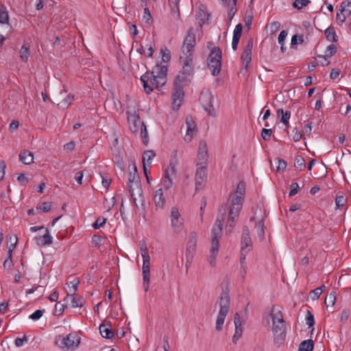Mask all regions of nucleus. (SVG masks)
<instances>
[{
	"label": "nucleus",
	"mask_w": 351,
	"mask_h": 351,
	"mask_svg": "<svg viewBox=\"0 0 351 351\" xmlns=\"http://www.w3.org/2000/svg\"><path fill=\"white\" fill-rule=\"evenodd\" d=\"M167 65L158 63L151 73L146 72L141 77L143 88L147 94L153 91V88H159L166 83Z\"/></svg>",
	"instance_id": "nucleus-1"
},
{
	"label": "nucleus",
	"mask_w": 351,
	"mask_h": 351,
	"mask_svg": "<svg viewBox=\"0 0 351 351\" xmlns=\"http://www.w3.org/2000/svg\"><path fill=\"white\" fill-rule=\"evenodd\" d=\"M216 304L219 305L220 308L216 320L215 329L217 331H221L223 328L225 318L228 313L230 304V299L228 290H223L221 292Z\"/></svg>",
	"instance_id": "nucleus-2"
},
{
	"label": "nucleus",
	"mask_w": 351,
	"mask_h": 351,
	"mask_svg": "<svg viewBox=\"0 0 351 351\" xmlns=\"http://www.w3.org/2000/svg\"><path fill=\"white\" fill-rule=\"evenodd\" d=\"M270 317L273 322L272 331L274 335L276 336L274 339V342L278 343V341H280V343H281L284 341L286 331V326L282 314L280 311L274 313L273 308L270 313Z\"/></svg>",
	"instance_id": "nucleus-3"
},
{
	"label": "nucleus",
	"mask_w": 351,
	"mask_h": 351,
	"mask_svg": "<svg viewBox=\"0 0 351 351\" xmlns=\"http://www.w3.org/2000/svg\"><path fill=\"white\" fill-rule=\"evenodd\" d=\"M140 249L141 252V255L143 259V267H142V272H143V287L145 292L149 290V284L150 279V267H149V261L150 257L148 253V249L147 245L145 241H141L140 243Z\"/></svg>",
	"instance_id": "nucleus-4"
},
{
	"label": "nucleus",
	"mask_w": 351,
	"mask_h": 351,
	"mask_svg": "<svg viewBox=\"0 0 351 351\" xmlns=\"http://www.w3.org/2000/svg\"><path fill=\"white\" fill-rule=\"evenodd\" d=\"M222 53L219 47H214L208 57V66L213 76L217 75L221 71Z\"/></svg>",
	"instance_id": "nucleus-5"
},
{
	"label": "nucleus",
	"mask_w": 351,
	"mask_h": 351,
	"mask_svg": "<svg viewBox=\"0 0 351 351\" xmlns=\"http://www.w3.org/2000/svg\"><path fill=\"white\" fill-rule=\"evenodd\" d=\"M186 57H180V60L183 59L182 70L176 76L177 82L186 84L189 82V77L193 75L194 69L193 66V56L185 55Z\"/></svg>",
	"instance_id": "nucleus-6"
},
{
	"label": "nucleus",
	"mask_w": 351,
	"mask_h": 351,
	"mask_svg": "<svg viewBox=\"0 0 351 351\" xmlns=\"http://www.w3.org/2000/svg\"><path fill=\"white\" fill-rule=\"evenodd\" d=\"M213 95L209 89L202 90L199 96V101L204 109L211 116H215V110L213 107Z\"/></svg>",
	"instance_id": "nucleus-7"
},
{
	"label": "nucleus",
	"mask_w": 351,
	"mask_h": 351,
	"mask_svg": "<svg viewBox=\"0 0 351 351\" xmlns=\"http://www.w3.org/2000/svg\"><path fill=\"white\" fill-rule=\"evenodd\" d=\"M219 214L217 218V220L212 228L211 231V241H218L221 237V231L223 227V222L225 219L226 209L220 208Z\"/></svg>",
	"instance_id": "nucleus-8"
},
{
	"label": "nucleus",
	"mask_w": 351,
	"mask_h": 351,
	"mask_svg": "<svg viewBox=\"0 0 351 351\" xmlns=\"http://www.w3.org/2000/svg\"><path fill=\"white\" fill-rule=\"evenodd\" d=\"M195 45V34L193 27L189 29L187 34L186 35L183 45L182 51L183 53L186 55L193 56V48Z\"/></svg>",
	"instance_id": "nucleus-9"
},
{
	"label": "nucleus",
	"mask_w": 351,
	"mask_h": 351,
	"mask_svg": "<svg viewBox=\"0 0 351 351\" xmlns=\"http://www.w3.org/2000/svg\"><path fill=\"white\" fill-rule=\"evenodd\" d=\"M80 343V337L75 333H70L62 339L59 346L63 350H68L78 347Z\"/></svg>",
	"instance_id": "nucleus-10"
},
{
	"label": "nucleus",
	"mask_w": 351,
	"mask_h": 351,
	"mask_svg": "<svg viewBox=\"0 0 351 351\" xmlns=\"http://www.w3.org/2000/svg\"><path fill=\"white\" fill-rule=\"evenodd\" d=\"M197 243V237L195 232H191L189 237V241L186 245V256L187 263H189L193 257Z\"/></svg>",
	"instance_id": "nucleus-11"
},
{
	"label": "nucleus",
	"mask_w": 351,
	"mask_h": 351,
	"mask_svg": "<svg viewBox=\"0 0 351 351\" xmlns=\"http://www.w3.org/2000/svg\"><path fill=\"white\" fill-rule=\"evenodd\" d=\"M207 179L206 168L205 166L201 165L197 168L195 173V185L196 189H202Z\"/></svg>",
	"instance_id": "nucleus-12"
},
{
	"label": "nucleus",
	"mask_w": 351,
	"mask_h": 351,
	"mask_svg": "<svg viewBox=\"0 0 351 351\" xmlns=\"http://www.w3.org/2000/svg\"><path fill=\"white\" fill-rule=\"evenodd\" d=\"M253 47V40L250 39L245 47L241 58L245 64V69H247L249 64L252 60V50Z\"/></svg>",
	"instance_id": "nucleus-13"
},
{
	"label": "nucleus",
	"mask_w": 351,
	"mask_h": 351,
	"mask_svg": "<svg viewBox=\"0 0 351 351\" xmlns=\"http://www.w3.org/2000/svg\"><path fill=\"white\" fill-rule=\"evenodd\" d=\"M64 301L66 304L70 302L71 306L73 308L82 307L84 304V298L75 293H67V295L64 299Z\"/></svg>",
	"instance_id": "nucleus-14"
},
{
	"label": "nucleus",
	"mask_w": 351,
	"mask_h": 351,
	"mask_svg": "<svg viewBox=\"0 0 351 351\" xmlns=\"http://www.w3.org/2000/svg\"><path fill=\"white\" fill-rule=\"evenodd\" d=\"M208 148L205 141H200L199 143L198 152H197V165H202L205 163L208 159Z\"/></svg>",
	"instance_id": "nucleus-15"
},
{
	"label": "nucleus",
	"mask_w": 351,
	"mask_h": 351,
	"mask_svg": "<svg viewBox=\"0 0 351 351\" xmlns=\"http://www.w3.org/2000/svg\"><path fill=\"white\" fill-rule=\"evenodd\" d=\"M171 226L175 232H180L182 226V219H180V215L176 208H173L171 212Z\"/></svg>",
	"instance_id": "nucleus-16"
},
{
	"label": "nucleus",
	"mask_w": 351,
	"mask_h": 351,
	"mask_svg": "<svg viewBox=\"0 0 351 351\" xmlns=\"http://www.w3.org/2000/svg\"><path fill=\"white\" fill-rule=\"evenodd\" d=\"M234 322L235 326V332L232 337V341L234 343H237V341L242 336V324L240 315L238 313H236L234 315Z\"/></svg>",
	"instance_id": "nucleus-17"
},
{
	"label": "nucleus",
	"mask_w": 351,
	"mask_h": 351,
	"mask_svg": "<svg viewBox=\"0 0 351 351\" xmlns=\"http://www.w3.org/2000/svg\"><path fill=\"white\" fill-rule=\"evenodd\" d=\"M128 182H131V184H132V182H134L136 184V188L139 192H141L140 194L141 195V188L139 180V176L137 172V168L134 165L132 166V170L129 169Z\"/></svg>",
	"instance_id": "nucleus-18"
},
{
	"label": "nucleus",
	"mask_w": 351,
	"mask_h": 351,
	"mask_svg": "<svg viewBox=\"0 0 351 351\" xmlns=\"http://www.w3.org/2000/svg\"><path fill=\"white\" fill-rule=\"evenodd\" d=\"M186 134L184 137L185 141H190L192 138L193 135L196 132V123L191 117L186 118Z\"/></svg>",
	"instance_id": "nucleus-19"
},
{
	"label": "nucleus",
	"mask_w": 351,
	"mask_h": 351,
	"mask_svg": "<svg viewBox=\"0 0 351 351\" xmlns=\"http://www.w3.org/2000/svg\"><path fill=\"white\" fill-rule=\"evenodd\" d=\"M241 243L242 251H245L247 247H251L252 245L250 235V230L246 226H244L243 228Z\"/></svg>",
	"instance_id": "nucleus-20"
},
{
	"label": "nucleus",
	"mask_w": 351,
	"mask_h": 351,
	"mask_svg": "<svg viewBox=\"0 0 351 351\" xmlns=\"http://www.w3.org/2000/svg\"><path fill=\"white\" fill-rule=\"evenodd\" d=\"M244 197L234 195L231 200V205L230 207V210L235 213H240L242 208Z\"/></svg>",
	"instance_id": "nucleus-21"
},
{
	"label": "nucleus",
	"mask_w": 351,
	"mask_h": 351,
	"mask_svg": "<svg viewBox=\"0 0 351 351\" xmlns=\"http://www.w3.org/2000/svg\"><path fill=\"white\" fill-rule=\"evenodd\" d=\"M184 93L183 90V83L175 81L172 99H184Z\"/></svg>",
	"instance_id": "nucleus-22"
},
{
	"label": "nucleus",
	"mask_w": 351,
	"mask_h": 351,
	"mask_svg": "<svg viewBox=\"0 0 351 351\" xmlns=\"http://www.w3.org/2000/svg\"><path fill=\"white\" fill-rule=\"evenodd\" d=\"M239 213H235L232 210H229V216L227 221L226 231L227 233H231L235 226L236 217L239 216Z\"/></svg>",
	"instance_id": "nucleus-23"
},
{
	"label": "nucleus",
	"mask_w": 351,
	"mask_h": 351,
	"mask_svg": "<svg viewBox=\"0 0 351 351\" xmlns=\"http://www.w3.org/2000/svg\"><path fill=\"white\" fill-rule=\"evenodd\" d=\"M35 239L38 245H49L53 243V237L50 235L47 228L43 236L37 237Z\"/></svg>",
	"instance_id": "nucleus-24"
},
{
	"label": "nucleus",
	"mask_w": 351,
	"mask_h": 351,
	"mask_svg": "<svg viewBox=\"0 0 351 351\" xmlns=\"http://www.w3.org/2000/svg\"><path fill=\"white\" fill-rule=\"evenodd\" d=\"M197 23L199 27H202L204 24L208 23L210 19V14L206 11L199 9L196 14Z\"/></svg>",
	"instance_id": "nucleus-25"
},
{
	"label": "nucleus",
	"mask_w": 351,
	"mask_h": 351,
	"mask_svg": "<svg viewBox=\"0 0 351 351\" xmlns=\"http://www.w3.org/2000/svg\"><path fill=\"white\" fill-rule=\"evenodd\" d=\"M219 243L218 241H211L210 255L209 256L210 265L213 267L216 263V256L218 253Z\"/></svg>",
	"instance_id": "nucleus-26"
},
{
	"label": "nucleus",
	"mask_w": 351,
	"mask_h": 351,
	"mask_svg": "<svg viewBox=\"0 0 351 351\" xmlns=\"http://www.w3.org/2000/svg\"><path fill=\"white\" fill-rule=\"evenodd\" d=\"M276 113L277 117L280 119V121L285 124L286 128H289V120L291 117V112L289 110L284 112L283 109L280 108L277 110Z\"/></svg>",
	"instance_id": "nucleus-27"
},
{
	"label": "nucleus",
	"mask_w": 351,
	"mask_h": 351,
	"mask_svg": "<svg viewBox=\"0 0 351 351\" xmlns=\"http://www.w3.org/2000/svg\"><path fill=\"white\" fill-rule=\"evenodd\" d=\"M154 201L156 207L163 208L165 204V199L162 189H159L155 192Z\"/></svg>",
	"instance_id": "nucleus-28"
},
{
	"label": "nucleus",
	"mask_w": 351,
	"mask_h": 351,
	"mask_svg": "<svg viewBox=\"0 0 351 351\" xmlns=\"http://www.w3.org/2000/svg\"><path fill=\"white\" fill-rule=\"evenodd\" d=\"M19 160L25 165H30L33 162V154L28 150H23L19 154Z\"/></svg>",
	"instance_id": "nucleus-29"
},
{
	"label": "nucleus",
	"mask_w": 351,
	"mask_h": 351,
	"mask_svg": "<svg viewBox=\"0 0 351 351\" xmlns=\"http://www.w3.org/2000/svg\"><path fill=\"white\" fill-rule=\"evenodd\" d=\"M326 39L332 43L337 41V36L333 27H328L324 32Z\"/></svg>",
	"instance_id": "nucleus-30"
},
{
	"label": "nucleus",
	"mask_w": 351,
	"mask_h": 351,
	"mask_svg": "<svg viewBox=\"0 0 351 351\" xmlns=\"http://www.w3.org/2000/svg\"><path fill=\"white\" fill-rule=\"evenodd\" d=\"M20 58L22 61L27 62L29 56V45L25 43L21 47L20 51Z\"/></svg>",
	"instance_id": "nucleus-31"
},
{
	"label": "nucleus",
	"mask_w": 351,
	"mask_h": 351,
	"mask_svg": "<svg viewBox=\"0 0 351 351\" xmlns=\"http://www.w3.org/2000/svg\"><path fill=\"white\" fill-rule=\"evenodd\" d=\"M314 347V342L312 339L303 341L300 343L298 351H311Z\"/></svg>",
	"instance_id": "nucleus-32"
},
{
	"label": "nucleus",
	"mask_w": 351,
	"mask_h": 351,
	"mask_svg": "<svg viewBox=\"0 0 351 351\" xmlns=\"http://www.w3.org/2000/svg\"><path fill=\"white\" fill-rule=\"evenodd\" d=\"M99 332L101 335L106 339H112L114 337L113 332L108 328H107L106 324H101L99 326Z\"/></svg>",
	"instance_id": "nucleus-33"
},
{
	"label": "nucleus",
	"mask_w": 351,
	"mask_h": 351,
	"mask_svg": "<svg viewBox=\"0 0 351 351\" xmlns=\"http://www.w3.org/2000/svg\"><path fill=\"white\" fill-rule=\"evenodd\" d=\"M180 0H169V5L171 8V13L176 17L180 16L179 2Z\"/></svg>",
	"instance_id": "nucleus-34"
},
{
	"label": "nucleus",
	"mask_w": 351,
	"mask_h": 351,
	"mask_svg": "<svg viewBox=\"0 0 351 351\" xmlns=\"http://www.w3.org/2000/svg\"><path fill=\"white\" fill-rule=\"evenodd\" d=\"M143 21H144L148 25H150L153 23V18L150 13L148 5H144Z\"/></svg>",
	"instance_id": "nucleus-35"
},
{
	"label": "nucleus",
	"mask_w": 351,
	"mask_h": 351,
	"mask_svg": "<svg viewBox=\"0 0 351 351\" xmlns=\"http://www.w3.org/2000/svg\"><path fill=\"white\" fill-rule=\"evenodd\" d=\"M156 154L153 150H147L144 152L143 156V162H146L148 165L149 167H151L152 160L155 157Z\"/></svg>",
	"instance_id": "nucleus-36"
},
{
	"label": "nucleus",
	"mask_w": 351,
	"mask_h": 351,
	"mask_svg": "<svg viewBox=\"0 0 351 351\" xmlns=\"http://www.w3.org/2000/svg\"><path fill=\"white\" fill-rule=\"evenodd\" d=\"M73 99H74L73 95H68L63 100H62L60 102L58 103V106L60 108H62V109L67 108L72 103Z\"/></svg>",
	"instance_id": "nucleus-37"
},
{
	"label": "nucleus",
	"mask_w": 351,
	"mask_h": 351,
	"mask_svg": "<svg viewBox=\"0 0 351 351\" xmlns=\"http://www.w3.org/2000/svg\"><path fill=\"white\" fill-rule=\"evenodd\" d=\"M160 53L162 55V61L160 63H162V64H167V63L171 60V53L170 51L167 48L161 49H160Z\"/></svg>",
	"instance_id": "nucleus-38"
},
{
	"label": "nucleus",
	"mask_w": 351,
	"mask_h": 351,
	"mask_svg": "<svg viewBox=\"0 0 351 351\" xmlns=\"http://www.w3.org/2000/svg\"><path fill=\"white\" fill-rule=\"evenodd\" d=\"M255 228L257 229L258 237L261 240H263L265 237L264 221L263 219L256 223Z\"/></svg>",
	"instance_id": "nucleus-39"
},
{
	"label": "nucleus",
	"mask_w": 351,
	"mask_h": 351,
	"mask_svg": "<svg viewBox=\"0 0 351 351\" xmlns=\"http://www.w3.org/2000/svg\"><path fill=\"white\" fill-rule=\"evenodd\" d=\"M9 16L5 7L1 6L0 8V23H8Z\"/></svg>",
	"instance_id": "nucleus-40"
},
{
	"label": "nucleus",
	"mask_w": 351,
	"mask_h": 351,
	"mask_svg": "<svg viewBox=\"0 0 351 351\" xmlns=\"http://www.w3.org/2000/svg\"><path fill=\"white\" fill-rule=\"evenodd\" d=\"M141 136L142 138L143 143L145 145H147L148 144V132L147 130L146 125L144 123H141Z\"/></svg>",
	"instance_id": "nucleus-41"
},
{
	"label": "nucleus",
	"mask_w": 351,
	"mask_h": 351,
	"mask_svg": "<svg viewBox=\"0 0 351 351\" xmlns=\"http://www.w3.org/2000/svg\"><path fill=\"white\" fill-rule=\"evenodd\" d=\"M294 167L302 171L305 167V160L300 156H297L295 158Z\"/></svg>",
	"instance_id": "nucleus-42"
},
{
	"label": "nucleus",
	"mask_w": 351,
	"mask_h": 351,
	"mask_svg": "<svg viewBox=\"0 0 351 351\" xmlns=\"http://www.w3.org/2000/svg\"><path fill=\"white\" fill-rule=\"evenodd\" d=\"M164 176L172 179L176 177V170L175 166L173 165L172 163L169 164V165L168 166L165 171Z\"/></svg>",
	"instance_id": "nucleus-43"
},
{
	"label": "nucleus",
	"mask_w": 351,
	"mask_h": 351,
	"mask_svg": "<svg viewBox=\"0 0 351 351\" xmlns=\"http://www.w3.org/2000/svg\"><path fill=\"white\" fill-rule=\"evenodd\" d=\"M339 12L337 13L336 20L338 24L342 25L346 19V16L348 15V12L342 10V8L340 7Z\"/></svg>",
	"instance_id": "nucleus-44"
},
{
	"label": "nucleus",
	"mask_w": 351,
	"mask_h": 351,
	"mask_svg": "<svg viewBox=\"0 0 351 351\" xmlns=\"http://www.w3.org/2000/svg\"><path fill=\"white\" fill-rule=\"evenodd\" d=\"M225 1H227L228 0H225ZM237 0H232V3H228V16L230 20L232 19L233 16L234 15V14L237 11V9L235 8L236 4H237Z\"/></svg>",
	"instance_id": "nucleus-45"
},
{
	"label": "nucleus",
	"mask_w": 351,
	"mask_h": 351,
	"mask_svg": "<svg viewBox=\"0 0 351 351\" xmlns=\"http://www.w3.org/2000/svg\"><path fill=\"white\" fill-rule=\"evenodd\" d=\"M245 192V183L243 181H241L237 185L234 195L244 197Z\"/></svg>",
	"instance_id": "nucleus-46"
},
{
	"label": "nucleus",
	"mask_w": 351,
	"mask_h": 351,
	"mask_svg": "<svg viewBox=\"0 0 351 351\" xmlns=\"http://www.w3.org/2000/svg\"><path fill=\"white\" fill-rule=\"evenodd\" d=\"M346 203L347 199L345 198L343 195H337L336 197L335 204L337 208H342L346 205Z\"/></svg>",
	"instance_id": "nucleus-47"
},
{
	"label": "nucleus",
	"mask_w": 351,
	"mask_h": 351,
	"mask_svg": "<svg viewBox=\"0 0 351 351\" xmlns=\"http://www.w3.org/2000/svg\"><path fill=\"white\" fill-rule=\"evenodd\" d=\"M335 301H336V293H335V292H332L326 297L324 304L327 306H328L330 305L332 306L335 303Z\"/></svg>",
	"instance_id": "nucleus-48"
},
{
	"label": "nucleus",
	"mask_w": 351,
	"mask_h": 351,
	"mask_svg": "<svg viewBox=\"0 0 351 351\" xmlns=\"http://www.w3.org/2000/svg\"><path fill=\"white\" fill-rule=\"evenodd\" d=\"M51 203L44 202L38 204L36 209L41 210L43 213H47L51 210Z\"/></svg>",
	"instance_id": "nucleus-49"
},
{
	"label": "nucleus",
	"mask_w": 351,
	"mask_h": 351,
	"mask_svg": "<svg viewBox=\"0 0 351 351\" xmlns=\"http://www.w3.org/2000/svg\"><path fill=\"white\" fill-rule=\"evenodd\" d=\"M66 284L70 286V291L69 293H75L80 284V280L77 278H75Z\"/></svg>",
	"instance_id": "nucleus-50"
},
{
	"label": "nucleus",
	"mask_w": 351,
	"mask_h": 351,
	"mask_svg": "<svg viewBox=\"0 0 351 351\" xmlns=\"http://www.w3.org/2000/svg\"><path fill=\"white\" fill-rule=\"evenodd\" d=\"M309 3V0H295L293 3V6L298 10H301Z\"/></svg>",
	"instance_id": "nucleus-51"
},
{
	"label": "nucleus",
	"mask_w": 351,
	"mask_h": 351,
	"mask_svg": "<svg viewBox=\"0 0 351 351\" xmlns=\"http://www.w3.org/2000/svg\"><path fill=\"white\" fill-rule=\"evenodd\" d=\"M341 8L343 11L348 12V14H351V0H345L341 3Z\"/></svg>",
	"instance_id": "nucleus-52"
},
{
	"label": "nucleus",
	"mask_w": 351,
	"mask_h": 351,
	"mask_svg": "<svg viewBox=\"0 0 351 351\" xmlns=\"http://www.w3.org/2000/svg\"><path fill=\"white\" fill-rule=\"evenodd\" d=\"M272 134L271 129H266L263 128L261 130V137L265 141H268L270 140Z\"/></svg>",
	"instance_id": "nucleus-53"
},
{
	"label": "nucleus",
	"mask_w": 351,
	"mask_h": 351,
	"mask_svg": "<svg viewBox=\"0 0 351 351\" xmlns=\"http://www.w3.org/2000/svg\"><path fill=\"white\" fill-rule=\"evenodd\" d=\"M322 293V289L320 288H316L309 293V296L313 300H317Z\"/></svg>",
	"instance_id": "nucleus-54"
},
{
	"label": "nucleus",
	"mask_w": 351,
	"mask_h": 351,
	"mask_svg": "<svg viewBox=\"0 0 351 351\" xmlns=\"http://www.w3.org/2000/svg\"><path fill=\"white\" fill-rule=\"evenodd\" d=\"M66 304H61L60 302H58V304H56L55 306V311H54V315H60L61 314L63 313L65 308H66Z\"/></svg>",
	"instance_id": "nucleus-55"
},
{
	"label": "nucleus",
	"mask_w": 351,
	"mask_h": 351,
	"mask_svg": "<svg viewBox=\"0 0 351 351\" xmlns=\"http://www.w3.org/2000/svg\"><path fill=\"white\" fill-rule=\"evenodd\" d=\"M162 184L166 190H169L173 185V179L164 176L162 178Z\"/></svg>",
	"instance_id": "nucleus-56"
},
{
	"label": "nucleus",
	"mask_w": 351,
	"mask_h": 351,
	"mask_svg": "<svg viewBox=\"0 0 351 351\" xmlns=\"http://www.w3.org/2000/svg\"><path fill=\"white\" fill-rule=\"evenodd\" d=\"M306 324L308 325L309 327H312L315 324L313 315L310 311H307L306 312Z\"/></svg>",
	"instance_id": "nucleus-57"
},
{
	"label": "nucleus",
	"mask_w": 351,
	"mask_h": 351,
	"mask_svg": "<svg viewBox=\"0 0 351 351\" xmlns=\"http://www.w3.org/2000/svg\"><path fill=\"white\" fill-rule=\"evenodd\" d=\"M242 29L243 25L241 23L237 24L234 29L233 38L240 39L242 34Z\"/></svg>",
	"instance_id": "nucleus-58"
},
{
	"label": "nucleus",
	"mask_w": 351,
	"mask_h": 351,
	"mask_svg": "<svg viewBox=\"0 0 351 351\" xmlns=\"http://www.w3.org/2000/svg\"><path fill=\"white\" fill-rule=\"evenodd\" d=\"M100 176L101 178V182L104 187H105L106 189H108L111 182L112 179L108 176H104L100 174Z\"/></svg>",
	"instance_id": "nucleus-59"
},
{
	"label": "nucleus",
	"mask_w": 351,
	"mask_h": 351,
	"mask_svg": "<svg viewBox=\"0 0 351 351\" xmlns=\"http://www.w3.org/2000/svg\"><path fill=\"white\" fill-rule=\"evenodd\" d=\"M28 342V337L25 335L22 338H16L14 340V344L16 347H21L24 343Z\"/></svg>",
	"instance_id": "nucleus-60"
},
{
	"label": "nucleus",
	"mask_w": 351,
	"mask_h": 351,
	"mask_svg": "<svg viewBox=\"0 0 351 351\" xmlns=\"http://www.w3.org/2000/svg\"><path fill=\"white\" fill-rule=\"evenodd\" d=\"M106 219L104 217H98L95 222L93 224L95 229H98L102 227L106 223Z\"/></svg>",
	"instance_id": "nucleus-61"
},
{
	"label": "nucleus",
	"mask_w": 351,
	"mask_h": 351,
	"mask_svg": "<svg viewBox=\"0 0 351 351\" xmlns=\"http://www.w3.org/2000/svg\"><path fill=\"white\" fill-rule=\"evenodd\" d=\"M300 189V186L298 183L296 182H292L290 186V192H289V196H293L295 195Z\"/></svg>",
	"instance_id": "nucleus-62"
},
{
	"label": "nucleus",
	"mask_w": 351,
	"mask_h": 351,
	"mask_svg": "<svg viewBox=\"0 0 351 351\" xmlns=\"http://www.w3.org/2000/svg\"><path fill=\"white\" fill-rule=\"evenodd\" d=\"M44 311L45 310H36L29 317L33 320H38L43 316Z\"/></svg>",
	"instance_id": "nucleus-63"
},
{
	"label": "nucleus",
	"mask_w": 351,
	"mask_h": 351,
	"mask_svg": "<svg viewBox=\"0 0 351 351\" xmlns=\"http://www.w3.org/2000/svg\"><path fill=\"white\" fill-rule=\"evenodd\" d=\"M337 52V47L332 44L330 45L326 51V56H332Z\"/></svg>",
	"instance_id": "nucleus-64"
}]
</instances>
